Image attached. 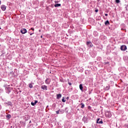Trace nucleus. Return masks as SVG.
<instances>
[{"label":"nucleus","instance_id":"nucleus-1","mask_svg":"<svg viewBox=\"0 0 128 128\" xmlns=\"http://www.w3.org/2000/svg\"><path fill=\"white\" fill-rule=\"evenodd\" d=\"M106 116L107 118H111L112 117V113H110V111H106L105 112Z\"/></svg>","mask_w":128,"mask_h":128},{"label":"nucleus","instance_id":"nucleus-2","mask_svg":"<svg viewBox=\"0 0 128 128\" xmlns=\"http://www.w3.org/2000/svg\"><path fill=\"white\" fill-rule=\"evenodd\" d=\"M20 32L22 34H26V32H28V30H26V28H23L20 30Z\"/></svg>","mask_w":128,"mask_h":128},{"label":"nucleus","instance_id":"nucleus-3","mask_svg":"<svg viewBox=\"0 0 128 128\" xmlns=\"http://www.w3.org/2000/svg\"><path fill=\"white\" fill-rule=\"evenodd\" d=\"M6 92L7 94H10V92H12V88H10V87L6 88Z\"/></svg>","mask_w":128,"mask_h":128},{"label":"nucleus","instance_id":"nucleus-4","mask_svg":"<svg viewBox=\"0 0 128 128\" xmlns=\"http://www.w3.org/2000/svg\"><path fill=\"white\" fill-rule=\"evenodd\" d=\"M103 123L102 120L100 118H98L96 120V124H102Z\"/></svg>","mask_w":128,"mask_h":128},{"label":"nucleus","instance_id":"nucleus-5","mask_svg":"<svg viewBox=\"0 0 128 128\" xmlns=\"http://www.w3.org/2000/svg\"><path fill=\"white\" fill-rule=\"evenodd\" d=\"M86 44L88 46H90V48H92L94 45H92V43L90 42H86Z\"/></svg>","mask_w":128,"mask_h":128},{"label":"nucleus","instance_id":"nucleus-6","mask_svg":"<svg viewBox=\"0 0 128 128\" xmlns=\"http://www.w3.org/2000/svg\"><path fill=\"white\" fill-rule=\"evenodd\" d=\"M41 88L44 90H48V86L46 85H42L41 86Z\"/></svg>","mask_w":128,"mask_h":128},{"label":"nucleus","instance_id":"nucleus-7","mask_svg":"<svg viewBox=\"0 0 128 128\" xmlns=\"http://www.w3.org/2000/svg\"><path fill=\"white\" fill-rule=\"evenodd\" d=\"M45 83L46 84H50V79L47 78L45 80Z\"/></svg>","mask_w":128,"mask_h":128},{"label":"nucleus","instance_id":"nucleus-8","mask_svg":"<svg viewBox=\"0 0 128 128\" xmlns=\"http://www.w3.org/2000/svg\"><path fill=\"white\" fill-rule=\"evenodd\" d=\"M121 50H126V46H120Z\"/></svg>","mask_w":128,"mask_h":128},{"label":"nucleus","instance_id":"nucleus-9","mask_svg":"<svg viewBox=\"0 0 128 128\" xmlns=\"http://www.w3.org/2000/svg\"><path fill=\"white\" fill-rule=\"evenodd\" d=\"M6 5L1 6V10H3L4 12L6 10Z\"/></svg>","mask_w":128,"mask_h":128},{"label":"nucleus","instance_id":"nucleus-10","mask_svg":"<svg viewBox=\"0 0 128 128\" xmlns=\"http://www.w3.org/2000/svg\"><path fill=\"white\" fill-rule=\"evenodd\" d=\"M82 122H88V118H86V116H84L82 120Z\"/></svg>","mask_w":128,"mask_h":128},{"label":"nucleus","instance_id":"nucleus-11","mask_svg":"<svg viewBox=\"0 0 128 128\" xmlns=\"http://www.w3.org/2000/svg\"><path fill=\"white\" fill-rule=\"evenodd\" d=\"M80 89L82 92H84V87L82 86V84H80Z\"/></svg>","mask_w":128,"mask_h":128},{"label":"nucleus","instance_id":"nucleus-12","mask_svg":"<svg viewBox=\"0 0 128 128\" xmlns=\"http://www.w3.org/2000/svg\"><path fill=\"white\" fill-rule=\"evenodd\" d=\"M60 98H62V94H58L56 95L57 100H60Z\"/></svg>","mask_w":128,"mask_h":128},{"label":"nucleus","instance_id":"nucleus-13","mask_svg":"<svg viewBox=\"0 0 128 128\" xmlns=\"http://www.w3.org/2000/svg\"><path fill=\"white\" fill-rule=\"evenodd\" d=\"M38 104V100H36L34 101V102H31V104H32V106H34L35 104Z\"/></svg>","mask_w":128,"mask_h":128},{"label":"nucleus","instance_id":"nucleus-14","mask_svg":"<svg viewBox=\"0 0 128 128\" xmlns=\"http://www.w3.org/2000/svg\"><path fill=\"white\" fill-rule=\"evenodd\" d=\"M28 33L30 34V36H32L34 34V32H32V30L30 29L29 30Z\"/></svg>","mask_w":128,"mask_h":128},{"label":"nucleus","instance_id":"nucleus-15","mask_svg":"<svg viewBox=\"0 0 128 128\" xmlns=\"http://www.w3.org/2000/svg\"><path fill=\"white\" fill-rule=\"evenodd\" d=\"M6 118L10 120V118H12V116L10 114H8L6 116Z\"/></svg>","mask_w":128,"mask_h":128},{"label":"nucleus","instance_id":"nucleus-16","mask_svg":"<svg viewBox=\"0 0 128 128\" xmlns=\"http://www.w3.org/2000/svg\"><path fill=\"white\" fill-rule=\"evenodd\" d=\"M105 26H110V22L108 20H106L104 22Z\"/></svg>","mask_w":128,"mask_h":128},{"label":"nucleus","instance_id":"nucleus-17","mask_svg":"<svg viewBox=\"0 0 128 128\" xmlns=\"http://www.w3.org/2000/svg\"><path fill=\"white\" fill-rule=\"evenodd\" d=\"M110 85H108L105 87L104 89L106 90H110Z\"/></svg>","mask_w":128,"mask_h":128},{"label":"nucleus","instance_id":"nucleus-18","mask_svg":"<svg viewBox=\"0 0 128 128\" xmlns=\"http://www.w3.org/2000/svg\"><path fill=\"white\" fill-rule=\"evenodd\" d=\"M64 110H59V113L60 114H64Z\"/></svg>","mask_w":128,"mask_h":128},{"label":"nucleus","instance_id":"nucleus-19","mask_svg":"<svg viewBox=\"0 0 128 128\" xmlns=\"http://www.w3.org/2000/svg\"><path fill=\"white\" fill-rule=\"evenodd\" d=\"M6 104H8V106H12V102H8L6 103Z\"/></svg>","mask_w":128,"mask_h":128},{"label":"nucleus","instance_id":"nucleus-20","mask_svg":"<svg viewBox=\"0 0 128 128\" xmlns=\"http://www.w3.org/2000/svg\"><path fill=\"white\" fill-rule=\"evenodd\" d=\"M61 6L62 5L60 4H54L55 8H58V6Z\"/></svg>","mask_w":128,"mask_h":128},{"label":"nucleus","instance_id":"nucleus-21","mask_svg":"<svg viewBox=\"0 0 128 128\" xmlns=\"http://www.w3.org/2000/svg\"><path fill=\"white\" fill-rule=\"evenodd\" d=\"M80 105L81 106V108H84V104H83L82 103H81Z\"/></svg>","mask_w":128,"mask_h":128},{"label":"nucleus","instance_id":"nucleus-22","mask_svg":"<svg viewBox=\"0 0 128 128\" xmlns=\"http://www.w3.org/2000/svg\"><path fill=\"white\" fill-rule=\"evenodd\" d=\"M62 102H66V99L64 98V97H63L62 100Z\"/></svg>","mask_w":128,"mask_h":128},{"label":"nucleus","instance_id":"nucleus-23","mask_svg":"<svg viewBox=\"0 0 128 128\" xmlns=\"http://www.w3.org/2000/svg\"><path fill=\"white\" fill-rule=\"evenodd\" d=\"M29 88H32L33 86L32 84H29Z\"/></svg>","mask_w":128,"mask_h":128},{"label":"nucleus","instance_id":"nucleus-24","mask_svg":"<svg viewBox=\"0 0 128 128\" xmlns=\"http://www.w3.org/2000/svg\"><path fill=\"white\" fill-rule=\"evenodd\" d=\"M116 4H120V0H116Z\"/></svg>","mask_w":128,"mask_h":128},{"label":"nucleus","instance_id":"nucleus-25","mask_svg":"<svg viewBox=\"0 0 128 128\" xmlns=\"http://www.w3.org/2000/svg\"><path fill=\"white\" fill-rule=\"evenodd\" d=\"M56 114H60V110H58L56 111Z\"/></svg>","mask_w":128,"mask_h":128},{"label":"nucleus","instance_id":"nucleus-26","mask_svg":"<svg viewBox=\"0 0 128 128\" xmlns=\"http://www.w3.org/2000/svg\"><path fill=\"white\" fill-rule=\"evenodd\" d=\"M88 110H91L92 107L90 106H88Z\"/></svg>","mask_w":128,"mask_h":128},{"label":"nucleus","instance_id":"nucleus-27","mask_svg":"<svg viewBox=\"0 0 128 128\" xmlns=\"http://www.w3.org/2000/svg\"><path fill=\"white\" fill-rule=\"evenodd\" d=\"M30 30H32V32H34V28H31Z\"/></svg>","mask_w":128,"mask_h":128},{"label":"nucleus","instance_id":"nucleus-28","mask_svg":"<svg viewBox=\"0 0 128 128\" xmlns=\"http://www.w3.org/2000/svg\"><path fill=\"white\" fill-rule=\"evenodd\" d=\"M68 84H69V86H72V83H70V81H68Z\"/></svg>","mask_w":128,"mask_h":128},{"label":"nucleus","instance_id":"nucleus-29","mask_svg":"<svg viewBox=\"0 0 128 128\" xmlns=\"http://www.w3.org/2000/svg\"><path fill=\"white\" fill-rule=\"evenodd\" d=\"M126 10H128V5L126 7Z\"/></svg>","mask_w":128,"mask_h":128},{"label":"nucleus","instance_id":"nucleus-30","mask_svg":"<svg viewBox=\"0 0 128 128\" xmlns=\"http://www.w3.org/2000/svg\"><path fill=\"white\" fill-rule=\"evenodd\" d=\"M95 12H98V10H96Z\"/></svg>","mask_w":128,"mask_h":128},{"label":"nucleus","instance_id":"nucleus-31","mask_svg":"<svg viewBox=\"0 0 128 128\" xmlns=\"http://www.w3.org/2000/svg\"><path fill=\"white\" fill-rule=\"evenodd\" d=\"M108 16V14H105V16Z\"/></svg>","mask_w":128,"mask_h":128},{"label":"nucleus","instance_id":"nucleus-32","mask_svg":"<svg viewBox=\"0 0 128 128\" xmlns=\"http://www.w3.org/2000/svg\"><path fill=\"white\" fill-rule=\"evenodd\" d=\"M125 2H128V0H125Z\"/></svg>","mask_w":128,"mask_h":128},{"label":"nucleus","instance_id":"nucleus-33","mask_svg":"<svg viewBox=\"0 0 128 128\" xmlns=\"http://www.w3.org/2000/svg\"><path fill=\"white\" fill-rule=\"evenodd\" d=\"M66 98V100H68V98H70L69 97H67Z\"/></svg>","mask_w":128,"mask_h":128},{"label":"nucleus","instance_id":"nucleus-34","mask_svg":"<svg viewBox=\"0 0 128 128\" xmlns=\"http://www.w3.org/2000/svg\"><path fill=\"white\" fill-rule=\"evenodd\" d=\"M32 122V121L30 120V122H29V124H30Z\"/></svg>","mask_w":128,"mask_h":128},{"label":"nucleus","instance_id":"nucleus-35","mask_svg":"<svg viewBox=\"0 0 128 128\" xmlns=\"http://www.w3.org/2000/svg\"><path fill=\"white\" fill-rule=\"evenodd\" d=\"M41 38H42V36H40Z\"/></svg>","mask_w":128,"mask_h":128},{"label":"nucleus","instance_id":"nucleus-36","mask_svg":"<svg viewBox=\"0 0 128 128\" xmlns=\"http://www.w3.org/2000/svg\"><path fill=\"white\" fill-rule=\"evenodd\" d=\"M39 32H40L41 30H39Z\"/></svg>","mask_w":128,"mask_h":128},{"label":"nucleus","instance_id":"nucleus-37","mask_svg":"<svg viewBox=\"0 0 128 128\" xmlns=\"http://www.w3.org/2000/svg\"><path fill=\"white\" fill-rule=\"evenodd\" d=\"M48 106H46V108H48Z\"/></svg>","mask_w":128,"mask_h":128}]
</instances>
